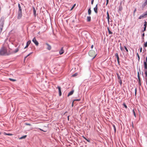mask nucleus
I'll use <instances>...</instances> for the list:
<instances>
[{
	"instance_id": "obj_47",
	"label": "nucleus",
	"mask_w": 147,
	"mask_h": 147,
	"mask_svg": "<svg viewBox=\"0 0 147 147\" xmlns=\"http://www.w3.org/2000/svg\"><path fill=\"white\" fill-rule=\"evenodd\" d=\"M25 125H29V126L31 125V124L30 123H25Z\"/></svg>"
},
{
	"instance_id": "obj_27",
	"label": "nucleus",
	"mask_w": 147,
	"mask_h": 147,
	"mask_svg": "<svg viewBox=\"0 0 147 147\" xmlns=\"http://www.w3.org/2000/svg\"><path fill=\"white\" fill-rule=\"evenodd\" d=\"M18 51H19L18 48H17L15 50V51H14V53H16Z\"/></svg>"
},
{
	"instance_id": "obj_6",
	"label": "nucleus",
	"mask_w": 147,
	"mask_h": 147,
	"mask_svg": "<svg viewBox=\"0 0 147 147\" xmlns=\"http://www.w3.org/2000/svg\"><path fill=\"white\" fill-rule=\"evenodd\" d=\"M115 55L117 58L118 64H119V58L118 53H116L115 54Z\"/></svg>"
},
{
	"instance_id": "obj_10",
	"label": "nucleus",
	"mask_w": 147,
	"mask_h": 147,
	"mask_svg": "<svg viewBox=\"0 0 147 147\" xmlns=\"http://www.w3.org/2000/svg\"><path fill=\"white\" fill-rule=\"evenodd\" d=\"M59 90V96H61V88L59 86H58L57 87Z\"/></svg>"
},
{
	"instance_id": "obj_26",
	"label": "nucleus",
	"mask_w": 147,
	"mask_h": 147,
	"mask_svg": "<svg viewBox=\"0 0 147 147\" xmlns=\"http://www.w3.org/2000/svg\"><path fill=\"white\" fill-rule=\"evenodd\" d=\"M147 22L146 21H145L144 23V27L146 28L147 26Z\"/></svg>"
},
{
	"instance_id": "obj_34",
	"label": "nucleus",
	"mask_w": 147,
	"mask_h": 147,
	"mask_svg": "<svg viewBox=\"0 0 147 147\" xmlns=\"http://www.w3.org/2000/svg\"><path fill=\"white\" fill-rule=\"evenodd\" d=\"M124 48L125 49L126 51L127 52H128V50L127 49V47H126L125 46H124Z\"/></svg>"
},
{
	"instance_id": "obj_7",
	"label": "nucleus",
	"mask_w": 147,
	"mask_h": 147,
	"mask_svg": "<svg viewBox=\"0 0 147 147\" xmlns=\"http://www.w3.org/2000/svg\"><path fill=\"white\" fill-rule=\"evenodd\" d=\"M97 9L98 4H96L95 6V7L94 8V11L96 13H98Z\"/></svg>"
},
{
	"instance_id": "obj_9",
	"label": "nucleus",
	"mask_w": 147,
	"mask_h": 147,
	"mask_svg": "<svg viewBox=\"0 0 147 147\" xmlns=\"http://www.w3.org/2000/svg\"><path fill=\"white\" fill-rule=\"evenodd\" d=\"M64 53V51L63 50V47H62L59 51V53L60 55L63 54Z\"/></svg>"
},
{
	"instance_id": "obj_29",
	"label": "nucleus",
	"mask_w": 147,
	"mask_h": 147,
	"mask_svg": "<svg viewBox=\"0 0 147 147\" xmlns=\"http://www.w3.org/2000/svg\"><path fill=\"white\" fill-rule=\"evenodd\" d=\"M113 128H114V130L115 132L116 131V127H115V125H113Z\"/></svg>"
},
{
	"instance_id": "obj_38",
	"label": "nucleus",
	"mask_w": 147,
	"mask_h": 147,
	"mask_svg": "<svg viewBox=\"0 0 147 147\" xmlns=\"http://www.w3.org/2000/svg\"><path fill=\"white\" fill-rule=\"evenodd\" d=\"M80 99H75V100H73V102L74 101H80Z\"/></svg>"
},
{
	"instance_id": "obj_22",
	"label": "nucleus",
	"mask_w": 147,
	"mask_h": 147,
	"mask_svg": "<svg viewBox=\"0 0 147 147\" xmlns=\"http://www.w3.org/2000/svg\"><path fill=\"white\" fill-rule=\"evenodd\" d=\"M147 4V0H145V1L143 4L142 5L144 6H145Z\"/></svg>"
},
{
	"instance_id": "obj_4",
	"label": "nucleus",
	"mask_w": 147,
	"mask_h": 147,
	"mask_svg": "<svg viewBox=\"0 0 147 147\" xmlns=\"http://www.w3.org/2000/svg\"><path fill=\"white\" fill-rule=\"evenodd\" d=\"M3 27V23L2 22L1 24H0V34H1Z\"/></svg>"
},
{
	"instance_id": "obj_23",
	"label": "nucleus",
	"mask_w": 147,
	"mask_h": 147,
	"mask_svg": "<svg viewBox=\"0 0 147 147\" xmlns=\"http://www.w3.org/2000/svg\"><path fill=\"white\" fill-rule=\"evenodd\" d=\"M138 78L139 85L140 86L141 84V83H140V77H139Z\"/></svg>"
},
{
	"instance_id": "obj_37",
	"label": "nucleus",
	"mask_w": 147,
	"mask_h": 147,
	"mask_svg": "<svg viewBox=\"0 0 147 147\" xmlns=\"http://www.w3.org/2000/svg\"><path fill=\"white\" fill-rule=\"evenodd\" d=\"M144 46L145 47H147V42H146L144 44Z\"/></svg>"
},
{
	"instance_id": "obj_57",
	"label": "nucleus",
	"mask_w": 147,
	"mask_h": 147,
	"mask_svg": "<svg viewBox=\"0 0 147 147\" xmlns=\"http://www.w3.org/2000/svg\"><path fill=\"white\" fill-rule=\"evenodd\" d=\"M39 129L41 131H43V130L42 129H40V128H39Z\"/></svg>"
},
{
	"instance_id": "obj_3",
	"label": "nucleus",
	"mask_w": 147,
	"mask_h": 147,
	"mask_svg": "<svg viewBox=\"0 0 147 147\" xmlns=\"http://www.w3.org/2000/svg\"><path fill=\"white\" fill-rule=\"evenodd\" d=\"M22 16V12H18L17 18L18 19H21Z\"/></svg>"
},
{
	"instance_id": "obj_51",
	"label": "nucleus",
	"mask_w": 147,
	"mask_h": 147,
	"mask_svg": "<svg viewBox=\"0 0 147 147\" xmlns=\"http://www.w3.org/2000/svg\"><path fill=\"white\" fill-rule=\"evenodd\" d=\"M120 48L121 50L122 51L123 49V48L121 46L120 47Z\"/></svg>"
},
{
	"instance_id": "obj_42",
	"label": "nucleus",
	"mask_w": 147,
	"mask_h": 147,
	"mask_svg": "<svg viewBox=\"0 0 147 147\" xmlns=\"http://www.w3.org/2000/svg\"><path fill=\"white\" fill-rule=\"evenodd\" d=\"M109 0H106V5H107L109 3Z\"/></svg>"
},
{
	"instance_id": "obj_30",
	"label": "nucleus",
	"mask_w": 147,
	"mask_h": 147,
	"mask_svg": "<svg viewBox=\"0 0 147 147\" xmlns=\"http://www.w3.org/2000/svg\"><path fill=\"white\" fill-rule=\"evenodd\" d=\"M136 11V9L135 8L134 9V11L133 12V16H135V13Z\"/></svg>"
},
{
	"instance_id": "obj_50",
	"label": "nucleus",
	"mask_w": 147,
	"mask_h": 147,
	"mask_svg": "<svg viewBox=\"0 0 147 147\" xmlns=\"http://www.w3.org/2000/svg\"><path fill=\"white\" fill-rule=\"evenodd\" d=\"M142 48L141 47L140 48V52H142Z\"/></svg>"
},
{
	"instance_id": "obj_8",
	"label": "nucleus",
	"mask_w": 147,
	"mask_h": 147,
	"mask_svg": "<svg viewBox=\"0 0 147 147\" xmlns=\"http://www.w3.org/2000/svg\"><path fill=\"white\" fill-rule=\"evenodd\" d=\"M45 44L47 47V49L49 50H51V46L47 43H46Z\"/></svg>"
},
{
	"instance_id": "obj_55",
	"label": "nucleus",
	"mask_w": 147,
	"mask_h": 147,
	"mask_svg": "<svg viewBox=\"0 0 147 147\" xmlns=\"http://www.w3.org/2000/svg\"><path fill=\"white\" fill-rule=\"evenodd\" d=\"M69 116H67V119L68 121H69Z\"/></svg>"
},
{
	"instance_id": "obj_11",
	"label": "nucleus",
	"mask_w": 147,
	"mask_h": 147,
	"mask_svg": "<svg viewBox=\"0 0 147 147\" xmlns=\"http://www.w3.org/2000/svg\"><path fill=\"white\" fill-rule=\"evenodd\" d=\"M107 17L106 18L107 19L108 22V23L109 24V20L110 18H109V14L108 11H107Z\"/></svg>"
},
{
	"instance_id": "obj_52",
	"label": "nucleus",
	"mask_w": 147,
	"mask_h": 147,
	"mask_svg": "<svg viewBox=\"0 0 147 147\" xmlns=\"http://www.w3.org/2000/svg\"><path fill=\"white\" fill-rule=\"evenodd\" d=\"M138 78L139 77H140L139 75V72H138Z\"/></svg>"
},
{
	"instance_id": "obj_48",
	"label": "nucleus",
	"mask_w": 147,
	"mask_h": 147,
	"mask_svg": "<svg viewBox=\"0 0 147 147\" xmlns=\"http://www.w3.org/2000/svg\"><path fill=\"white\" fill-rule=\"evenodd\" d=\"M144 33H143L142 34V37H143V38H144Z\"/></svg>"
},
{
	"instance_id": "obj_53",
	"label": "nucleus",
	"mask_w": 147,
	"mask_h": 147,
	"mask_svg": "<svg viewBox=\"0 0 147 147\" xmlns=\"http://www.w3.org/2000/svg\"><path fill=\"white\" fill-rule=\"evenodd\" d=\"M82 137L85 140H86V138L85 137H84V136H82Z\"/></svg>"
},
{
	"instance_id": "obj_58",
	"label": "nucleus",
	"mask_w": 147,
	"mask_h": 147,
	"mask_svg": "<svg viewBox=\"0 0 147 147\" xmlns=\"http://www.w3.org/2000/svg\"><path fill=\"white\" fill-rule=\"evenodd\" d=\"M43 131L44 132H46V131H45V130H43Z\"/></svg>"
},
{
	"instance_id": "obj_35",
	"label": "nucleus",
	"mask_w": 147,
	"mask_h": 147,
	"mask_svg": "<svg viewBox=\"0 0 147 147\" xmlns=\"http://www.w3.org/2000/svg\"><path fill=\"white\" fill-rule=\"evenodd\" d=\"M32 53H30L26 57H25V59L26 58H27L28 56H29Z\"/></svg>"
},
{
	"instance_id": "obj_36",
	"label": "nucleus",
	"mask_w": 147,
	"mask_h": 147,
	"mask_svg": "<svg viewBox=\"0 0 147 147\" xmlns=\"http://www.w3.org/2000/svg\"><path fill=\"white\" fill-rule=\"evenodd\" d=\"M137 91V89L136 88L135 89V95L136 96V92Z\"/></svg>"
},
{
	"instance_id": "obj_56",
	"label": "nucleus",
	"mask_w": 147,
	"mask_h": 147,
	"mask_svg": "<svg viewBox=\"0 0 147 147\" xmlns=\"http://www.w3.org/2000/svg\"><path fill=\"white\" fill-rule=\"evenodd\" d=\"M93 45H92L91 46V48H92H92H93Z\"/></svg>"
},
{
	"instance_id": "obj_17",
	"label": "nucleus",
	"mask_w": 147,
	"mask_h": 147,
	"mask_svg": "<svg viewBox=\"0 0 147 147\" xmlns=\"http://www.w3.org/2000/svg\"><path fill=\"white\" fill-rule=\"evenodd\" d=\"M87 22H90L91 21V17L90 16L87 17Z\"/></svg>"
},
{
	"instance_id": "obj_14",
	"label": "nucleus",
	"mask_w": 147,
	"mask_h": 147,
	"mask_svg": "<svg viewBox=\"0 0 147 147\" xmlns=\"http://www.w3.org/2000/svg\"><path fill=\"white\" fill-rule=\"evenodd\" d=\"M74 90H72L71 92H70L68 94L67 96H69L72 95L74 93Z\"/></svg>"
},
{
	"instance_id": "obj_24",
	"label": "nucleus",
	"mask_w": 147,
	"mask_h": 147,
	"mask_svg": "<svg viewBox=\"0 0 147 147\" xmlns=\"http://www.w3.org/2000/svg\"><path fill=\"white\" fill-rule=\"evenodd\" d=\"M107 29H108V32H109V34H113L112 32H111V31H110V30H109V27H108L107 28Z\"/></svg>"
},
{
	"instance_id": "obj_15",
	"label": "nucleus",
	"mask_w": 147,
	"mask_h": 147,
	"mask_svg": "<svg viewBox=\"0 0 147 147\" xmlns=\"http://www.w3.org/2000/svg\"><path fill=\"white\" fill-rule=\"evenodd\" d=\"M88 14L89 15H90L91 13V7H90L88 10Z\"/></svg>"
},
{
	"instance_id": "obj_19",
	"label": "nucleus",
	"mask_w": 147,
	"mask_h": 147,
	"mask_svg": "<svg viewBox=\"0 0 147 147\" xmlns=\"http://www.w3.org/2000/svg\"><path fill=\"white\" fill-rule=\"evenodd\" d=\"M123 9V8L121 6V5H120L119 6V10L120 11H121Z\"/></svg>"
},
{
	"instance_id": "obj_31",
	"label": "nucleus",
	"mask_w": 147,
	"mask_h": 147,
	"mask_svg": "<svg viewBox=\"0 0 147 147\" xmlns=\"http://www.w3.org/2000/svg\"><path fill=\"white\" fill-rule=\"evenodd\" d=\"M77 75H78V74L77 73H75V74H73L72 75V77H75V76H77Z\"/></svg>"
},
{
	"instance_id": "obj_18",
	"label": "nucleus",
	"mask_w": 147,
	"mask_h": 147,
	"mask_svg": "<svg viewBox=\"0 0 147 147\" xmlns=\"http://www.w3.org/2000/svg\"><path fill=\"white\" fill-rule=\"evenodd\" d=\"M144 16H145L144 15V14H143L142 15H141L139 17L138 19H141L144 18Z\"/></svg>"
},
{
	"instance_id": "obj_43",
	"label": "nucleus",
	"mask_w": 147,
	"mask_h": 147,
	"mask_svg": "<svg viewBox=\"0 0 147 147\" xmlns=\"http://www.w3.org/2000/svg\"><path fill=\"white\" fill-rule=\"evenodd\" d=\"M119 81H120L119 82V83L120 85H121L122 84V80L121 79V80H119Z\"/></svg>"
},
{
	"instance_id": "obj_54",
	"label": "nucleus",
	"mask_w": 147,
	"mask_h": 147,
	"mask_svg": "<svg viewBox=\"0 0 147 147\" xmlns=\"http://www.w3.org/2000/svg\"><path fill=\"white\" fill-rule=\"evenodd\" d=\"M74 102H73H73H72V107H73V105H74Z\"/></svg>"
},
{
	"instance_id": "obj_32",
	"label": "nucleus",
	"mask_w": 147,
	"mask_h": 147,
	"mask_svg": "<svg viewBox=\"0 0 147 147\" xmlns=\"http://www.w3.org/2000/svg\"><path fill=\"white\" fill-rule=\"evenodd\" d=\"M9 79V80H10L11 81H16V80L13 79H12L11 78H10Z\"/></svg>"
},
{
	"instance_id": "obj_5",
	"label": "nucleus",
	"mask_w": 147,
	"mask_h": 147,
	"mask_svg": "<svg viewBox=\"0 0 147 147\" xmlns=\"http://www.w3.org/2000/svg\"><path fill=\"white\" fill-rule=\"evenodd\" d=\"M32 9L33 10V14L34 16L36 17L37 16V14L36 13V10L35 8L34 7H33Z\"/></svg>"
},
{
	"instance_id": "obj_49",
	"label": "nucleus",
	"mask_w": 147,
	"mask_h": 147,
	"mask_svg": "<svg viewBox=\"0 0 147 147\" xmlns=\"http://www.w3.org/2000/svg\"><path fill=\"white\" fill-rule=\"evenodd\" d=\"M145 74L146 75V76H147V71H145Z\"/></svg>"
},
{
	"instance_id": "obj_46",
	"label": "nucleus",
	"mask_w": 147,
	"mask_h": 147,
	"mask_svg": "<svg viewBox=\"0 0 147 147\" xmlns=\"http://www.w3.org/2000/svg\"><path fill=\"white\" fill-rule=\"evenodd\" d=\"M146 28L144 27V30H143L142 32H143L144 31H145L146 30Z\"/></svg>"
},
{
	"instance_id": "obj_28",
	"label": "nucleus",
	"mask_w": 147,
	"mask_h": 147,
	"mask_svg": "<svg viewBox=\"0 0 147 147\" xmlns=\"http://www.w3.org/2000/svg\"><path fill=\"white\" fill-rule=\"evenodd\" d=\"M132 112H133V113L134 114V116H135V117H136V114H135V112L134 111V109H133Z\"/></svg>"
},
{
	"instance_id": "obj_59",
	"label": "nucleus",
	"mask_w": 147,
	"mask_h": 147,
	"mask_svg": "<svg viewBox=\"0 0 147 147\" xmlns=\"http://www.w3.org/2000/svg\"><path fill=\"white\" fill-rule=\"evenodd\" d=\"M1 134V133L0 132V135Z\"/></svg>"
},
{
	"instance_id": "obj_33",
	"label": "nucleus",
	"mask_w": 147,
	"mask_h": 147,
	"mask_svg": "<svg viewBox=\"0 0 147 147\" xmlns=\"http://www.w3.org/2000/svg\"><path fill=\"white\" fill-rule=\"evenodd\" d=\"M136 55L138 58V60L139 61L140 60V57H139V55L138 54V53H136Z\"/></svg>"
},
{
	"instance_id": "obj_45",
	"label": "nucleus",
	"mask_w": 147,
	"mask_h": 147,
	"mask_svg": "<svg viewBox=\"0 0 147 147\" xmlns=\"http://www.w3.org/2000/svg\"><path fill=\"white\" fill-rule=\"evenodd\" d=\"M86 140L87 142H90V140L89 139H87V138H86Z\"/></svg>"
},
{
	"instance_id": "obj_25",
	"label": "nucleus",
	"mask_w": 147,
	"mask_h": 147,
	"mask_svg": "<svg viewBox=\"0 0 147 147\" xmlns=\"http://www.w3.org/2000/svg\"><path fill=\"white\" fill-rule=\"evenodd\" d=\"M4 134L5 135H8V136H12V134H9V133H4Z\"/></svg>"
},
{
	"instance_id": "obj_40",
	"label": "nucleus",
	"mask_w": 147,
	"mask_h": 147,
	"mask_svg": "<svg viewBox=\"0 0 147 147\" xmlns=\"http://www.w3.org/2000/svg\"><path fill=\"white\" fill-rule=\"evenodd\" d=\"M144 14V15L145 16H147V11H146L144 13H143Z\"/></svg>"
},
{
	"instance_id": "obj_41",
	"label": "nucleus",
	"mask_w": 147,
	"mask_h": 147,
	"mask_svg": "<svg viewBox=\"0 0 147 147\" xmlns=\"http://www.w3.org/2000/svg\"><path fill=\"white\" fill-rule=\"evenodd\" d=\"M75 5H76V4H74L73 5V6H72V7H71V10L72 9H73V8L75 6Z\"/></svg>"
},
{
	"instance_id": "obj_1",
	"label": "nucleus",
	"mask_w": 147,
	"mask_h": 147,
	"mask_svg": "<svg viewBox=\"0 0 147 147\" xmlns=\"http://www.w3.org/2000/svg\"><path fill=\"white\" fill-rule=\"evenodd\" d=\"M11 54V53L9 51L7 52L6 48L3 47L0 49V55H8Z\"/></svg>"
},
{
	"instance_id": "obj_12",
	"label": "nucleus",
	"mask_w": 147,
	"mask_h": 147,
	"mask_svg": "<svg viewBox=\"0 0 147 147\" xmlns=\"http://www.w3.org/2000/svg\"><path fill=\"white\" fill-rule=\"evenodd\" d=\"M31 42V40H29L27 42L26 46L25 47L24 49L27 48L28 47V46L30 44V43Z\"/></svg>"
},
{
	"instance_id": "obj_44",
	"label": "nucleus",
	"mask_w": 147,
	"mask_h": 147,
	"mask_svg": "<svg viewBox=\"0 0 147 147\" xmlns=\"http://www.w3.org/2000/svg\"><path fill=\"white\" fill-rule=\"evenodd\" d=\"M94 0H92L91 1V4L93 5L94 2Z\"/></svg>"
},
{
	"instance_id": "obj_16",
	"label": "nucleus",
	"mask_w": 147,
	"mask_h": 147,
	"mask_svg": "<svg viewBox=\"0 0 147 147\" xmlns=\"http://www.w3.org/2000/svg\"><path fill=\"white\" fill-rule=\"evenodd\" d=\"M144 68L147 70V64L146 62L144 61Z\"/></svg>"
},
{
	"instance_id": "obj_39",
	"label": "nucleus",
	"mask_w": 147,
	"mask_h": 147,
	"mask_svg": "<svg viewBox=\"0 0 147 147\" xmlns=\"http://www.w3.org/2000/svg\"><path fill=\"white\" fill-rule=\"evenodd\" d=\"M123 106L126 108H127V106H126V105L125 104V103H123Z\"/></svg>"
},
{
	"instance_id": "obj_21",
	"label": "nucleus",
	"mask_w": 147,
	"mask_h": 147,
	"mask_svg": "<svg viewBox=\"0 0 147 147\" xmlns=\"http://www.w3.org/2000/svg\"><path fill=\"white\" fill-rule=\"evenodd\" d=\"M27 136L26 135H24V136H22V137L20 138H19V139H24L26 138Z\"/></svg>"
},
{
	"instance_id": "obj_20",
	"label": "nucleus",
	"mask_w": 147,
	"mask_h": 147,
	"mask_svg": "<svg viewBox=\"0 0 147 147\" xmlns=\"http://www.w3.org/2000/svg\"><path fill=\"white\" fill-rule=\"evenodd\" d=\"M117 78L119 80H121V78L118 73H117Z\"/></svg>"
},
{
	"instance_id": "obj_13",
	"label": "nucleus",
	"mask_w": 147,
	"mask_h": 147,
	"mask_svg": "<svg viewBox=\"0 0 147 147\" xmlns=\"http://www.w3.org/2000/svg\"><path fill=\"white\" fill-rule=\"evenodd\" d=\"M18 7L19 8V10L18 12H22V8L19 3H18Z\"/></svg>"
},
{
	"instance_id": "obj_2",
	"label": "nucleus",
	"mask_w": 147,
	"mask_h": 147,
	"mask_svg": "<svg viewBox=\"0 0 147 147\" xmlns=\"http://www.w3.org/2000/svg\"><path fill=\"white\" fill-rule=\"evenodd\" d=\"M32 41L36 46H38V45L39 43L37 41L35 37H34L33 38L32 40Z\"/></svg>"
}]
</instances>
